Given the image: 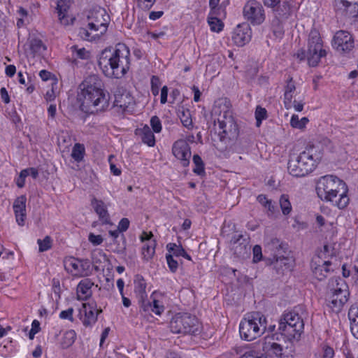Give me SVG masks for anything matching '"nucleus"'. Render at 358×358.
Returning <instances> with one entry per match:
<instances>
[{
  "instance_id": "17",
  "label": "nucleus",
  "mask_w": 358,
  "mask_h": 358,
  "mask_svg": "<svg viewBox=\"0 0 358 358\" xmlns=\"http://www.w3.org/2000/svg\"><path fill=\"white\" fill-rule=\"evenodd\" d=\"M71 0H57L56 10L59 22L64 26L73 24L76 17L71 11Z\"/></svg>"
},
{
  "instance_id": "23",
  "label": "nucleus",
  "mask_w": 358,
  "mask_h": 358,
  "mask_svg": "<svg viewBox=\"0 0 358 358\" xmlns=\"http://www.w3.org/2000/svg\"><path fill=\"white\" fill-rule=\"evenodd\" d=\"M327 202L331 203L338 209L345 208L350 203L349 189L347 184L344 182Z\"/></svg>"
},
{
  "instance_id": "51",
  "label": "nucleus",
  "mask_w": 358,
  "mask_h": 358,
  "mask_svg": "<svg viewBox=\"0 0 358 358\" xmlns=\"http://www.w3.org/2000/svg\"><path fill=\"white\" fill-rule=\"evenodd\" d=\"M168 266L172 273H175L178 267V263L173 259V255L167 254L166 256Z\"/></svg>"
},
{
  "instance_id": "25",
  "label": "nucleus",
  "mask_w": 358,
  "mask_h": 358,
  "mask_svg": "<svg viewBox=\"0 0 358 358\" xmlns=\"http://www.w3.org/2000/svg\"><path fill=\"white\" fill-rule=\"evenodd\" d=\"M26 196L22 195L18 196L13 203L15 220L20 226L24 224L26 218Z\"/></svg>"
},
{
  "instance_id": "35",
  "label": "nucleus",
  "mask_w": 358,
  "mask_h": 358,
  "mask_svg": "<svg viewBox=\"0 0 358 358\" xmlns=\"http://www.w3.org/2000/svg\"><path fill=\"white\" fill-rule=\"evenodd\" d=\"M134 292L141 299L146 296V282L141 276H136L134 280Z\"/></svg>"
},
{
  "instance_id": "34",
  "label": "nucleus",
  "mask_w": 358,
  "mask_h": 358,
  "mask_svg": "<svg viewBox=\"0 0 358 358\" xmlns=\"http://www.w3.org/2000/svg\"><path fill=\"white\" fill-rule=\"evenodd\" d=\"M76 338V333L74 330H68L65 331L62 337L61 345L63 348H67L71 346Z\"/></svg>"
},
{
  "instance_id": "46",
  "label": "nucleus",
  "mask_w": 358,
  "mask_h": 358,
  "mask_svg": "<svg viewBox=\"0 0 358 358\" xmlns=\"http://www.w3.org/2000/svg\"><path fill=\"white\" fill-rule=\"evenodd\" d=\"M267 117V111L264 108L257 106L255 110V119L257 127H259L262 120Z\"/></svg>"
},
{
  "instance_id": "28",
  "label": "nucleus",
  "mask_w": 358,
  "mask_h": 358,
  "mask_svg": "<svg viewBox=\"0 0 358 358\" xmlns=\"http://www.w3.org/2000/svg\"><path fill=\"white\" fill-rule=\"evenodd\" d=\"M28 176H31L34 179H36L38 176V171L37 169L30 167L22 169L18 176L15 178L16 185L19 188H22L25 185L26 178Z\"/></svg>"
},
{
  "instance_id": "15",
  "label": "nucleus",
  "mask_w": 358,
  "mask_h": 358,
  "mask_svg": "<svg viewBox=\"0 0 358 358\" xmlns=\"http://www.w3.org/2000/svg\"><path fill=\"white\" fill-rule=\"evenodd\" d=\"M333 6L338 15L358 21V0H334Z\"/></svg>"
},
{
  "instance_id": "30",
  "label": "nucleus",
  "mask_w": 358,
  "mask_h": 358,
  "mask_svg": "<svg viewBox=\"0 0 358 358\" xmlns=\"http://www.w3.org/2000/svg\"><path fill=\"white\" fill-rule=\"evenodd\" d=\"M169 251L168 254L173 255V257H183L186 259L191 261V257L185 251L181 245L176 243H169L166 246Z\"/></svg>"
},
{
  "instance_id": "12",
  "label": "nucleus",
  "mask_w": 358,
  "mask_h": 358,
  "mask_svg": "<svg viewBox=\"0 0 358 358\" xmlns=\"http://www.w3.org/2000/svg\"><path fill=\"white\" fill-rule=\"evenodd\" d=\"M262 349L265 353L278 358H293L295 352L292 343L283 347L271 337L264 338Z\"/></svg>"
},
{
  "instance_id": "29",
  "label": "nucleus",
  "mask_w": 358,
  "mask_h": 358,
  "mask_svg": "<svg viewBox=\"0 0 358 358\" xmlns=\"http://www.w3.org/2000/svg\"><path fill=\"white\" fill-rule=\"evenodd\" d=\"M309 122V119L306 117L299 118L296 114H293L291 116L289 124L293 129L304 131L306 128V125Z\"/></svg>"
},
{
  "instance_id": "60",
  "label": "nucleus",
  "mask_w": 358,
  "mask_h": 358,
  "mask_svg": "<svg viewBox=\"0 0 358 358\" xmlns=\"http://www.w3.org/2000/svg\"><path fill=\"white\" fill-rule=\"evenodd\" d=\"M147 35L154 39V40H159V39H161V38H164L165 36H166V34L165 32L164 31H158V32H151V31H148L147 33Z\"/></svg>"
},
{
  "instance_id": "50",
  "label": "nucleus",
  "mask_w": 358,
  "mask_h": 358,
  "mask_svg": "<svg viewBox=\"0 0 358 358\" xmlns=\"http://www.w3.org/2000/svg\"><path fill=\"white\" fill-rule=\"evenodd\" d=\"M156 0H135L136 6L144 10H150Z\"/></svg>"
},
{
  "instance_id": "40",
  "label": "nucleus",
  "mask_w": 358,
  "mask_h": 358,
  "mask_svg": "<svg viewBox=\"0 0 358 358\" xmlns=\"http://www.w3.org/2000/svg\"><path fill=\"white\" fill-rule=\"evenodd\" d=\"M85 152V146L80 143H76L72 149L71 157L75 161L79 162L83 160Z\"/></svg>"
},
{
  "instance_id": "2",
  "label": "nucleus",
  "mask_w": 358,
  "mask_h": 358,
  "mask_svg": "<svg viewBox=\"0 0 358 358\" xmlns=\"http://www.w3.org/2000/svg\"><path fill=\"white\" fill-rule=\"evenodd\" d=\"M98 63L106 77L121 78L130 69V50L126 45L118 43L113 48L103 50L99 55Z\"/></svg>"
},
{
  "instance_id": "57",
  "label": "nucleus",
  "mask_w": 358,
  "mask_h": 358,
  "mask_svg": "<svg viewBox=\"0 0 358 358\" xmlns=\"http://www.w3.org/2000/svg\"><path fill=\"white\" fill-rule=\"evenodd\" d=\"M295 96V92L284 93L283 103L286 109L289 110L290 102L296 99Z\"/></svg>"
},
{
  "instance_id": "41",
  "label": "nucleus",
  "mask_w": 358,
  "mask_h": 358,
  "mask_svg": "<svg viewBox=\"0 0 358 358\" xmlns=\"http://www.w3.org/2000/svg\"><path fill=\"white\" fill-rule=\"evenodd\" d=\"M178 116L184 127L187 129L192 127V119L191 112L188 109H182L179 112Z\"/></svg>"
},
{
  "instance_id": "53",
  "label": "nucleus",
  "mask_w": 358,
  "mask_h": 358,
  "mask_svg": "<svg viewBox=\"0 0 358 358\" xmlns=\"http://www.w3.org/2000/svg\"><path fill=\"white\" fill-rule=\"evenodd\" d=\"M150 125L154 132L159 133L162 131V126L160 120L157 116H153L150 119Z\"/></svg>"
},
{
  "instance_id": "31",
  "label": "nucleus",
  "mask_w": 358,
  "mask_h": 358,
  "mask_svg": "<svg viewBox=\"0 0 358 358\" xmlns=\"http://www.w3.org/2000/svg\"><path fill=\"white\" fill-rule=\"evenodd\" d=\"M352 334L358 339V309L351 308L348 313Z\"/></svg>"
},
{
  "instance_id": "61",
  "label": "nucleus",
  "mask_w": 358,
  "mask_h": 358,
  "mask_svg": "<svg viewBox=\"0 0 358 358\" xmlns=\"http://www.w3.org/2000/svg\"><path fill=\"white\" fill-rule=\"evenodd\" d=\"M334 356V351L331 348H330L329 346H324L323 348L322 358H333Z\"/></svg>"
},
{
  "instance_id": "37",
  "label": "nucleus",
  "mask_w": 358,
  "mask_h": 358,
  "mask_svg": "<svg viewBox=\"0 0 358 358\" xmlns=\"http://www.w3.org/2000/svg\"><path fill=\"white\" fill-rule=\"evenodd\" d=\"M17 14L18 15L17 20V26L18 28L22 27L27 24H29L31 21V17L29 15L28 11L22 8L19 7V8L17 10Z\"/></svg>"
},
{
  "instance_id": "10",
  "label": "nucleus",
  "mask_w": 358,
  "mask_h": 358,
  "mask_svg": "<svg viewBox=\"0 0 358 358\" xmlns=\"http://www.w3.org/2000/svg\"><path fill=\"white\" fill-rule=\"evenodd\" d=\"M170 328L175 334H196L200 331L201 324L194 316L178 314L172 318Z\"/></svg>"
},
{
  "instance_id": "58",
  "label": "nucleus",
  "mask_w": 358,
  "mask_h": 358,
  "mask_svg": "<svg viewBox=\"0 0 358 358\" xmlns=\"http://www.w3.org/2000/svg\"><path fill=\"white\" fill-rule=\"evenodd\" d=\"M39 76L43 81H47L50 80L52 83V79H56L50 72L46 70H41L39 72Z\"/></svg>"
},
{
  "instance_id": "56",
  "label": "nucleus",
  "mask_w": 358,
  "mask_h": 358,
  "mask_svg": "<svg viewBox=\"0 0 358 358\" xmlns=\"http://www.w3.org/2000/svg\"><path fill=\"white\" fill-rule=\"evenodd\" d=\"M73 309L72 308H68L67 310H62L59 313V317L62 320H69L71 322L73 321Z\"/></svg>"
},
{
  "instance_id": "21",
  "label": "nucleus",
  "mask_w": 358,
  "mask_h": 358,
  "mask_svg": "<svg viewBox=\"0 0 358 358\" xmlns=\"http://www.w3.org/2000/svg\"><path fill=\"white\" fill-rule=\"evenodd\" d=\"M332 45L338 52H348L352 49L354 41L350 33L339 31L334 35Z\"/></svg>"
},
{
  "instance_id": "47",
  "label": "nucleus",
  "mask_w": 358,
  "mask_h": 358,
  "mask_svg": "<svg viewBox=\"0 0 358 358\" xmlns=\"http://www.w3.org/2000/svg\"><path fill=\"white\" fill-rule=\"evenodd\" d=\"M193 163L195 166L193 169L195 173L201 175L203 173H204L203 161L199 155H195L193 156Z\"/></svg>"
},
{
  "instance_id": "62",
  "label": "nucleus",
  "mask_w": 358,
  "mask_h": 358,
  "mask_svg": "<svg viewBox=\"0 0 358 358\" xmlns=\"http://www.w3.org/2000/svg\"><path fill=\"white\" fill-rule=\"evenodd\" d=\"M0 96L1 100L5 103H8L10 102V96L8 95V91L5 87H1L0 90Z\"/></svg>"
},
{
  "instance_id": "5",
  "label": "nucleus",
  "mask_w": 358,
  "mask_h": 358,
  "mask_svg": "<svg viewBox=\"0 0 358 358\" xmlns=\"http://www.w3.org/2000/svg\"><path fill=\"white\" fill-rule=\"evenodd\" d=\"M110 22V17L106 10L101 7H95L87 15V24L79 31L81 38L88 41L99 40L103 36Z\"/></svg>"
},
{
  "instance_id": "33",
  "label": "nucleus",
  "mask_w": 358,
  "mask_h": 358,
  "mask_svg": "<svg viewBox=\"0 0 358 358\" xmlns=\"http://www.w3.org/2000/svg\"><path fill=\"white\" fill-rule=\"evenodd\" d=\"M294 11L295 7L293 6L292 2L284 1L277 10V15L282 18H287Z\"/></svg>"
},
{
  "instance_id": "6",
  "label": "nucleus",
  "mask_w": 358,
  "mask_h": 358,
  "mask_svg": "<svg viewBox=\"0 0 358 358\" xmlns=\"http://www.w3.org/2000/svg\"><path fill=\"white\" fill-rule=\"evenodd\" d=\"M266 329V318L259 312L246 315L239 324L241 338L247 341H252L260 337Z\"/></svg>"
},
{
  "instance_id": "7",
  "label": "nucleus",
  "mask_w": 358,
  "mask_h": 358,
  "mask_svg": "<svg viewBox=\"0 0 358 358\" xmlns=\"http://www.w3.org/2000/svg\"><path fill=\"white\" fill-rule=\"evenodd\" d=\"M326 55L323 43L319 31L313 29L310 31L307 42V49L299 50L295 56L300 60L306 59L310 66H317L322 57Z\"/></svg>"
},
{
  "instance_id": "44",
  "label": "nucleus",
  "mask_w": 358,
  "mask_h": 358,
  "mask_svg": "<svg viewBox=\"0 0 358 358\" xmlns=\"http://www.w3.org/2000/svg\"><path fill=\"white\" fill-rule=\"evenodd\" d=\"M73 55L74 57L81 59H87L90 58V53L85 48H78V47H72Z\"/></svg>"
},
{
  "instance_id": "27",
  "label": "nucleus",
  "mask_w": 358,
  "mask_h": 358,
  "mask_svg": "<svg viewBox=\"0 0 358 358\" xmlns=\"http://www.w3.org/2000/svg\"><path fill=\"white\" fill-rule=\"evenodd\" d=\"M94 283L90 279L82 280L77 286V296L80 300H85L92 295Z\"/></svg>"
},
{
  "instance_id": "38",
  "label": "nucleus",
  "mask_w": 358,
  "mask_h": 358,
  "mask_svg": "<svg viewBox=\"0 0 358 358\" xmlns=\"http://www.w3.org/2000/svg\"><path fill=\"white\" fill-rule=\"evenodd\" d=\"M338 254V245L336 243H327L324 245L323 251L321 252L320 256L323 258L334 257Z\"/></svg>"
},
{
  "instance_id": "43",
  "label": "nucleus",
  "mask_w": 358,
  "mask_h": 358,
  "mask_svg": "<svg viewBox=\"0 0 358 358\" xmlns=\"http://www.w3.org/2000/svg\"><path fill=\"white\" fill-rule=\"evenodd\" d=\"M280 206L285 215H289L292 211V206L287 196L282 195L280 199Z\"/></svg>"
},
{
  "instance_id": "42",
  "label": "nucleus",
  "mask_w": 358,
  "mask_h": 358,
  "mask_svg": "<svg viewBox=\"0 0 358 358\" xmlns=\"http://www.w3.org/2000/svg\"><path fill=\"white\" fill-rule=\"evenodd\" d=\"M57 80L52 79V83H51V89L48 90L45 94V99L47 101H52L55 99L57 96Z\"/></svg>"
},
{
  "instance_id": "54",
  "label": "nucleus",
  "mask_w": 358,
  "mask_h": 358,
  "mask_svg": "<svg viewBox=\"0 0 358 358\" xmlns=\"http://www.w3.org/2000/svg\"><path fill=\"white\" fill-rule=\"evenodd\" d=\"M88 241L93 245H101L103 241V238L101 235H96L93 233H90L88 236Z\"/></svg>"
},
{
  "instance_id": "9",
  "label": "nucleus",
  "mask_w": 358,
  "mask_h": 358,
  "mask_svg": "<svg viewBox=\"0 0 358 358\" xmlns=\"http://www.w3.org/2000/svg\"><path fill=\"white\" fill-rule=\"evenodd\" d=\"M331 287L328 295L327 306L333 312L339 313L348 299V285L343 280L339 279L332 281Z\"/></svg>"
},
{
  "instance_id": "11",
  "label": "nucleus",
  "mask_w": 358,
  "mask_h": 358,
  "mask_svg": "<svg viewBox=\"0 0 358 358\" xmlns=\"http://www.w3.org/2000/svg\"><path fill=\"white\" fill-rule=\"evenodd\" d=\"M344 182L333 175L322 176L316 183V193L322 201L327 202Z\"/></svg>"
},
{
  "instance_id": "48",
  "label": "nucleus",
  "mask_w": 358,
  "mask_h": 358,
  "mask_svg": "<svg viewBox=\"0 0 358 358\" xmlns=\"http://www.w3.org/2000/svg\"><path fill=\"white\" fill-rule=\"evenodd\" d=\"M257 201L266 209H268V211L271 213H274L275 211V206L272 203V201L266 198L265 195H259L257 197Z\"/></svg>"
},
{
  "instance_id": "20",
  "label": "nucleus",
  "mask_w": 358,
  "mask_h": 358,
  "mask_svg": "<svg viewBox=\"0 0 358 358\" xmlns=\"http://www.w3.org/2000/svg\"><path fill=\"white\" fill-rule=\"evenodd\" d=\"M172 152L183 166L189 165L192 154L189 145L187 141L185 140L176 141L172 147Z\"/></svg>"
},
{
  "instance_id": "22",
  "label": "nucleus",
  "mask_w": 358,
  "mask_h": 358,
  "mask_svg": "<svg viewBox=\"0 0 358 358\" xmlns=\"http://www.w3.org/2000/svg\"><path fill=\"white\" fill-rule=\"evenodd\" d=\"M140 240L143 243L141 255L145 261H149L155 254L156 241L153 238L152 232L143 231L140 236Z\"/></svg>"
},
{
  "instance_id": "39",
  "label": "nucleus",
  "mask_w": 358,
  "mask_h": 358,
  "mask_svg": "<svg viewBox=\"0 0 358 358\" xmlns=\"http://www.w3.org/2000/svg\"><path fill=\"white\" fill-rule=\"evenodd\" d=\"M208 23L212 31L220 32L223 29L224 24L217 17L213 16L210 13L208 17Z\"/></svg>"
},
{
  "instance_id": "26",
  "label": "nucleus",
  "mask_w": 358,
  "mask_h": 358,
  "mask_svg": "<svg viewBox=\"0 0 358 358\" xmlns=\"http://www.w3.org/2000/svg\"><path fill=\"white\" fill-rule=\"evenodd\" d=\"M134 103V97L131 93L124 89H119L115 94L116 106L125 109Z\"/></svg>"
},
{
  "instance_id": "24",
  "label": "nucleus",
  "mask_w": 358,
  "mask_h": 358,
  "mask_svg": "<svg viewBox=\"0 0 358 358\" xmlns=\"http://www.w3.org/2000/svg\"><path fill=\"white\" fill-rule=\"evenodd\" d=\"M252 38V30L247 24L238 25L232 35L234 43L238 46H243L249 43Z\"/></svg>"
},
{
  "instance_id": "4",
  "label": "nucleus",
  "mask_w": 358,
  "mask_h": 358,
  "mask_svg": "<svg viewBox=\"0 0 358 358\" xmlns=\"http://www.w3.org/2000/svg\"><path fill=\"white\" fill-rule=\"evenodd\" d=\"M324 146L321 142L306 148L297 157H291L287 164V171L294 177H303L313 172L321 162Z\"/></svg>"
},
{
  "instance_id": "36",
  "label": "nucleus",
  "mask_w": 358,
  "mask_h": 358,
  "mask_svg": "<svg viewBox=\"0 0 358 358\" xmlns=\"http://www.w3.org/2000/svg\"><path fill=\"white\" fill-rule=\"evenodd\" d=\"M152 305L151 310L157 315H160L164 310V302L162 301L163 296L159 294L152 295Z\"/></svg>"
},
{
  "instance_id": "8",
  "label": "nucleus",
  "mask_w": 358,
  "mask_h": 358,
  "mask_svg": "<svg viewBox=\"0 0 358 358\" xmlns=\"http://www.w3.org/2000/svg\"><path fill=\"white\" fill-rule=\"evenodd\" d=\"M303 322L294 312L285 313L279 321L278 331L285 339L293 343L298 341L303 331Z\"/></svg>"
},
{
  "instance_id": "52",
  "label": "nucleus",
  "mask_w": 358,
  "mask_h": 358,
  "mask_svg": "<svg viewBox=\"0 0 358 358\" xmlns=\"http://www.w3.org/2000/svg\"><path fill=\"white\" fill-rule=\"evenodd\" d=\"M161 85V81L157 76H152L151 78V91L154 96H157L159 94V87Z\"/></svg>"
},
{
  "instance_id": "13",
  "label": "nucleus",
  "mask_w": 358,
  "mask_h": 358,
  "mask_svg": "<svg viewBox=\"0 0 358 358\" xmlns=\"http://www.w3.org/2000/svg\"><path fill=\"white\" fill-rule=\"evenodd\" d=\"M67 273L73 277L81 278L91 273V264L87 259H80L73 257H67L64 262Z\"/></svg>"
},
{
  "instance_id": "59",
  "label": "nucleus",
  "mask_w": 358,
  "mask_h": 358,
  "mask_svg": "<svg viewBox=\"0 0 358 358\" xmlns=\"http://www.w3.org/2000/svg\"><path fill=\"white\" fill-rule=\"evenodd\" d=\"M129 227V220L127 218H122L118 223V230L125 231Z\"/></svg>"
},
{
  "instance_id": "1",
  "label": "nucleus",
  "mask_w": 358,
  "mask_h": 358,
  "mask_svg": "<svg viewBox=\"0 0 358 358\" xmlns=\"http://www.w3.org/2000/svg\"><path fill=\"white\" fill-rule=\"evenodd\" d=\"M110 100V94L99 76H90L80 84L77 101L83 113L90 115L106 111L109 108Z\"/></svg>"
},
{
  "instance_id": "45",
  "label": "nucleus",
  "mask_w": 358,
  "mask_h": 358,
  "mask_svg": "<svg viewBox=\"0 0 358 358\" xmlns=\"http://www.w3.org/2000/svg\"><path fill=\"white\" fill-rule=\"evenodd\" d=\"M40 252L47 251L52 247V240L47 236L43 239H38L37 241Z\"/></svg>"
},
{
  "instance_id": "63",
  "label": "nucleus",
  "mask_w": 358,
  "mask_h": 358,
  "mask_svg": "<svg viewBox=\"0 0 358 358\" xmlns=\"http://www.w3.org/2000/svg\"><path fill=\"white\" fill-rule=\"evenodd\" d=\"M241 358H267L266 355H257L255 351L246 352Z\"/></svg>"
},
{
  "instance_id": "3",
  "label": "nucleus",
  "mask_w": 358,
  "mask_h": 358,
  "mask_svg": "<svg viewBox=\"0 0 358 358\" xmlns=\"http://www.w3.org/2000/svg\"><path fill=\"white\" fill-rule=\"evenodd\" d=\"M214 129L220 141L236 139L238 136V127L232 115L230 103L224 99L215 102L212 110Z\"/></svg>"
},
{
  "instance_id": "32",
  "label": "nucleus",
  "mask_w": 358,
  "mask_h": 358,
  "mask_svg": "<svg viewBox=\"0 0 358 358\" xmlns=\"http://www.w3.org/2000/svg\"><path fill=\"white\" fill-rule=\"evenodd\" d=\"M141 138L144 143L150 147H153L155 145V138L153 132L150 130L148 125H145L141 129Z\"/></svg>"
},
{
  "instance_id": "19",
  "label": "nucleus",
  "mask_w": 358,
  "mask_h": 358,
  "mask_svg": "<svg viewBox=\"0 0 358 358\" xmlns=\"http://www.w3.org/2000/svg\"><path fill=\"white\" fill-rule=\"evenodd\" d=\"M78 317L85 327H91L97 320L98 310L94 303H84L78 310Z\"/></svg>"
},
{
  "instance_id": "18",
  "label": "nucleus",
  "mask_w": 358,
  "mask_h": 358,
  "mask_svg": "<svg viewBox=\"0 0 358 358\" xmlns=\"http://www.w3.org/2000/svg\"><path fill=\"white\" fill-rule=\"evenodd\" d=\"M90 205L101 224H108L110 223V217L108 210L110 206L109 202L92 196L90 200Z\"/></svg>"
},
{
  "instance_id": "55",
  "label": "nucleus",
  "mask_w": 358,
  "mask_h": 358,
  "mask_svg": "<svg viewBox=\"0 0 358 358\" xmlns=\"http://www.w3.org/2000/svg\"><path fill=\"white\" fill-rule=\"evenodd\" d=\"M253 258L252 261L254 263H257L262 259V248L259 245L254 246L253 250Z\"/></svg>"
},
{
  "instance_id": "49",
  "label": "nucleus",
  "mask_w": 358,
  "mask_h": 358,
  "mask_svg": "<svg viewBox=\"0 0 358 358\" xmlns=\"http://www.w3.org/2000/svg\"><path fill=\"white\" fill-rule=\"evenodd\" d=\"M304 105V99L299 97L298 99H294L290 102V107L289 109L293 108L296 112H301L303 110Z\"/></svg>"
},
{
  "instance_id": "16",
  "label": "nucleus",
  "mask_w": 358,
  "mask_h": 358,
  "mask_svg": "<svg viewBox=\"0 0 358 358\" xmlns=\"http://www.w3.org/2000/svg\"><path fill=\"white\" fill-rule=\"evenodd\" d=\"M331 263L320 255L313 257L311 261V270L314 277L318 280H322L327 278L331 271Z\"/></svg>"
},
{
  "instance_id": "14",
  "label": "nucleus",
  "mask_w": 358,
  "mask_h": 358,
  "mask_svg": "<svg viewBox=\"0 0 358 358\" xmlns=\"http://www.w3.org/2000/svg\"><path fill=\"white\" fill-rule=\"evenodd\" d=\"M243 16L251 24H260L265 20L264 10L261 3L255 0L248 1L243 7Z\"/></svg>"
},
{
  "instance_id": "64",
  "label": "nucleus",
  "mask_w": 358,
  "mask_h": 358,
  "mask_svg": "<svg viewBox=\"0 0 358 358\" xmlns=\"http://www.w3.org/2000/svg\"><path fill=\"white\" fill-rule=\"evenodd\" d=\"M40 331V322L34 320L31 323V329L30 331V335L34 336Z\"/></svg>"
}]
</instances>
